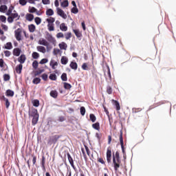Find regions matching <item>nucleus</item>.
<instances>
[{"label":"nucleus","mask_w":176,"mask_h":176,"mask_svg":"<svg viewBox=\"0 0 176 176\" xmlns=\"http://www.w3.org/2000/svg\"><path fill=\"white\" fill-rule=\"evenodd\" d=\"M122 160H120V155L119 151H116V153H113V164L115 171H118Z\"/></svg>","instance_id":"obj_1"},{"label":"nucleus","mask_w":176,"mask_h":176,"mask_svg":"<svg viewBox=\"0 0 176 176\" xmlns=\"http://www.w3.org/2000/svg\"><path fill=\"white\" fill-rule=\"evenodd\" d=\"M21 32H23V30L21 28H18L14 31V36L18 42H20V41L23 40Z\"/></svg>","instance_id":"obj_2"},{"label":"nucleus","mask_w":176,"mask_h":176,"mask_svg":"<svg viewBox=\"0 0 176 176\" xmlns=\"http://www.w3.org/2000/svg\"><path fill=\"white\" fill-rule=\"evenodd\" d=\"M45 38L47 39V41H48V42L52 43V45H56V43H57L56 38H54V37H53V36L49 32L46 33Z\"/></svg>","instance_id":"obj_3"},{"label":"nucleus","mask_w":176,"mask_h":176,"mask_svg":"<svg viewBox=\"0 0 176 176\" xmlns=\"http://www.w3.org/2000/svg\"><path fill=\"white\" fill-rule=\"evenodd\" d=\"M56 11L57 14L62 17V19H64L65 20L67 19V14H65V12H64V10H63L61 8H57Z\"/></svg>","instance_id":"obj_4"},{"label":"nucleus","mask_w":176,"mask_h":176,"mask_svg":"<svg viewBox=\"0 0 176 176\" xmlns=\"http://www.w3.org/2000/svg\"><path fill=\"white\" fill-rule=\"evenodd\" d=\"M104 75L106 79H109V80H112V76H111V69L109 67H107L106 70L104 72Z\"/></svg>","instance_id":"obj_5"},{"label":"nucleus","mask_w":176,"mask_h":176,"mask_svg":"<svg viewBox=\"0 0 176 176\" xmlns=\"http://www.w3.org/2000/svg\"><path fill=\"white\" fill-rule=\"evenodd\" d=\"M111 160H112V151L111 150V148H107V163H111Z\"/></svg>","instance_id":"obj_6"},{"label":"nucleus","mask_w":176,"mask_h":176,"mask_svg":"<svg viewBox=\"0 0 176 176\" xmlns=\"http://www.w3.org/2000/svg\"><path fill=\"white\" fill-rule=\"evenodd\" d=\"M60 135H55L52 137L50 138V140L48 142V144H50V142H52V144H56L57 142V141H58V139L60 138Z\"/></svg>","instance_id":"obj_7"},{"label":"nucleus","mask_w":176,"mask_h":176,"mask_svg":"<svg viewBox=\"0 0 176 176\" xmlns=\"http://www.w3.org/2000/svg\"><path fill=\"white\" fill-rule=\"evenodd\" d=\"M67 159L72 168L76 170V167H75V165L74 164V159H72V157L71 156V154H69V153H67Z\"/></svg>","instance_id":"obj_8"},{"label":"nucleus","mask_w":176,"mask_h":176,"mask_svg":"<svg viewBox=\"0 0 176 176\" xmlns=\"http://www.w3.org/2000/svg\"><path fill=\"white\" fill-rule=\"evenodd\" d=\"M27 60V58L24 54H21L18 58L17 60L20 64L23 65L25 63V60Z\"/></svg>","instance_id":"obj_9"},{"label":"nucleus","mask_w":176,"mask_h":176,"mask_svg":"<svg viewBox=\"0 0 176 176\" xmlns=\"http://www.w3.org/2000/svg\"><path fill=\"white\" fill-rule=\"evenodd\" d=\"M21 54V49L16 47L14 48L12 51L13 56H16V57H19L20 54Z\"/></svg>","instance_id":"obj_10"},{"label":"nucleus","mask_w":176,"mask_h":176,"mask_svg":"<svg viewBox=\"0 0 176 176\" xmlns=\"http://www.w3.org/2000/svg\"><path fill=\"white\" fill-rule=\"evenodd\" d=\"M38 45H42L43 46H49V42L46 41L45 38H40L38 41Z\"/></svg>","instance_id":"obj_11"},{"label":"nucleus","mask_w":176,"mask_h":176,"mask_svg":"<svg viewBox=\"0 0 176 176\" xmlns=\"http://www.w3.org/2000/svg\"><path fill=\"white\" fill-rule=\"evenodd\" d=\"M45 164H46V157H45L44 155H43L41 158V167L43 171H46V167L45 166Z\"/></svg>","instance_id":"obj_12"},{"label":"nucleus","mask_w":176,"mask_h":176,"mask_svg":"<svg viewBox=\"0 0 176 176\" xmlns=\"http://www.w3.org/2000/svg\"><path fill=\"white\" fill-rule=\"evenodd\" d=\"M73 32H74V34H75L76 38H78V39L82 38V32H80L79 30L74 29Z\"/></svg>","instance_id":"obj_13"},{"label":"nucleus","mask_w":176,"mask_h":176,"mask_svg":"<svg viewBox=\"0 0 176 176\" xmlns=\"http://www.w3.org/2000/svg\"><path fill=\"white\" fill-rule=\"evenodd\" d=\"M50 96L52 97V98H57V97H58V92L56 90H52L50 93Z\"/></svg>","instance_id":"obj_14"},{"label":"nucleus","mask_w":176,"mask_h":176,"mask_svg":"<svg viewBox=\"0 0 176 176\" xmlns=\"http://www.w3.org/2000/svg\"><path fill=\"white\" fill-rule=\"evenodd\" d=\"M58 46L60 49V50H67V48L68 47V45L65 42H62L58 44Z\"/></svg>","instance_id":"obj_15"},{"label":"nucleus","mask_w":176,"mask_h":176,"mask_svg":"<svg viewBox=\"0 0 176 176\" xmlns=\"http://www.w3.org/2000/svg\"><path fill=\"white\" fill-rule=\"evenodd\" d=\"M60 31H63V32H65L68 31V26H66L65 23H62L60 25Z\"/></svg>","instance_id":"obj_16"},{"label":"nucleus","mask_w":176,"mask_h":176,"mask_svg":"<svg viewBox=\"0 0 176 176\" xmlns=\"http://www.w3.org/2000/svg\"><path fill=\"white\" fill-rule=\"evenodd\" d=\"M50 67H52V69H56V67H57V65H58V63L57 62H56V60H51V61L50 63Z\"/></svg>","instance_id":"obj_17"},{"label":"nucleus","mask_w":176,"mask_h":176,"mask_svg":"<svg viewBox=\"0 0 176 176\" xmlns=\"http://www.w3.org/2000/svg\"><path fill=\"white\" fill-rule=\"evenodd\" d=\"M15 71H16V74H21V71H23V65L19 64V65H16V67L15 68Z\"/></svg>","instance_id":"obj_18"},{"label":"nucleus","mask_w":176,"mask_h":176,"mask_svg":"<svg viewBox=\"0 0 176 176\" xmlns=\"http://www.w3.org/2000/svg\"><path fill=\"white\" fill-rule=\"evenodd\" d=\"M14 13L10 14V16H11L14 20V19H17L16 20H20V16L19 15V13L16 12V10H14Z\"/></svg>","instance_id":"obj_19"},{"label":"nucleus","mask_w":176,"mask_h":176,"mask_svg":"<svg viewBox=\"0 0 176 176\" xmlns=\"http://www.w3.org/2000/svg\"><path fill=\"white\" fill-rule=\"evenodd\" d=\"M36 49L40 53H46V48L43 46L38 45L36 47Z\"/></svg>","instance_id":"obj_20"},{"label":"nucleus","mask_w":176,"mask_h":176,"mask_svg":"<svg viewBox=\"0 0 176 176\" xmlns=\"http://www.w3.org/2000/svg\"><path fill=\"white\" fill-rule=\"evenodd\" d=\"M60 63L63 65H67V64H68V58H67V56H62Z\"/></svg>","instance_id":"obj_21"},{"label":"nucleus","mask_w":176,"mask_h":176,"mask_svg":"<svg viewBox=\"0 0 176 176\" xmlns=\"http://www.w3.org/2000/svg\"><path fill=\"white\" fill-rule=\"evenodd\" d=\"M69 67L72 69L76 71V69H78V63H76V62H71Z\"/></svg>","instance_id":"obj_22"},{"label":"nucleus","mask_w":176,"mask_h":176,"mask_svg":"<svg viewBox=\"0 0 176 176\" xmlns=\"http://www.w3.org/2000/svg\"><path fill=\"white\" fill-rule=\"evenodd\" d=\"M112 102H113L114 105L116 106V111H120V104L118 100H112Z\"/></svg>","instance_id":"obj_23"},{"label":"nucleus","mask_w":176,"mask_h":176,"mask_svg":"<svg viewBox=\"0 0 176 176\" xmlns=\"http://www.w3.org/2000/svg\"><path fill=\"white\" fill-rule=\"evenodd\" d=\"M6 95L7 97H13V96H14V91H12L11 89H8L6 91Z\"/></svg>","instance_id":"obj_24"},{"label":"nucleus","mask_w":176,"mask_h":176,"mask_svg":"<svg viewBox=\"0 0 176 176\" xmlns=\"http://www.w3.org/2000/svg\"><path fill=\"white\" fill-rule=\"evenodd\" d=\"M92 127L94 129V130H97L98 131H100V122H97L93 124Z\"/></svg>","instance_id":"obj_25"},{"label":"nucleus","mask_w":176,"mask_h":176,"mask_svg":"<svg viewBox=\"0 0 176 176\" xmlns=\"http://www.w3.org/2000/svg\"><path fill=\"white\" fill-rule=\"evenodd\" d=\"M30 116L32 117L39 116V114H38V110L36 109H33L31 111Z\"/></svg>","instance_id":"obj_26"},{"label":"nucleus","mask_w":176,"mask_h":176,"mask_svg":"<svg viewBox=\"0 0 176 176\" xmlns=\"http://www.w3.org/2000/svg\"><path fill=\"white\" fill-rule=\"evenodd\" d=\"M54 14V11L52 8H49L46 10V15L47 16H53Z\"/></svg>","instance_id":"obj_27"},{"label":"nucleus","mask_w":176,"mask_h":176,"mask_svg":"<svg viewBox=\"0 0 176 176\" xmlns=\"http://www.w3.org/2000/svg\"><path fill=\"white\" fill-rule=\"evenodd\" d=\"M4 47L7 49V50H11V49H13V45L10 42H8L5 45Z\"/></svg>","instance_id":"obj_28"},{"label":"nucleus","mask_w":176,"mask_h":176,"mask_svg":"<svg viewBox=\"0 0 176 176\" xmlns=\"http://www.w3.org/2000/svg\"><path fill=\"white\" fill-rule=\"evenodd\" d=\"M38 119H39V116H35L34 117H33V119L32 121L33 126H35V124H36V123H38Z\"/></svg>","instance_id":"obj_29"},{"label":"nucleus","mask_w":176,"mask_h":176,"mask_svg":"<svg viewBox=\"0 0 176 176\" xmlns=\"http://www.w3.org/2000/svg\"><path fill=\"white\" fill-rule=\"evenodd\" d=\"M26 20H28V21H32V20H34V14H26Z\"/></svg>","instance_id":"obj_30"},{"label":"nucleus","mask_w":176,"mask_h":176,"mask_svg":"<svg viewBox=\"0 0 176 176\" xmlns=\"http://www.w3.org/2000/svg\"><path fill=\"white\" fill-rule=\"evenodd\" d=\"M30 32H35L36 27L35 25L31 24L28 25Z\"/></svg>","instance_id":"obj_31"},{"label":"nucleus","mask_w":176,"mask_h":176,"mask_svg":"<svg viewBox=\"0 0 176 176\" xmlns=\"http://www.w3.org/2000/svg\"><path fill=\"white\" fill-rule=\"evenodd\" d=\"M69 5V3L68 2V0H65L60 3V6L62 8H68V6Z\"/></svg>","instance_id":"obj_32"},{"label":"nucleus","mask_w":176,"mask_h":176,"mask_svg":"<svg viewBox=\"0 0 176 176\" xmlns=\"http://www.w3.org/2000/svg\"><path fill=\"white\" fill-rule=\"evenodd\" d=\"M41 83V79L38 77H36L33 79L32 80V84L33 85H39Z\"/></svg>","instance_id":"obj_33"},{"label":"nucleus","mask_w":176,"mask_h":176,"mask_svg":"<svg viewBox=\"0 0 176 176\" xmlns=\"http://www.w3.org/2000/svg\"><path fill=\"white\" fill-rule=\"evenodd\" d=\"M6 10H8V6H6L5 5H2L0 6L1 13H5V12H6Z\"/></svg>","instance_id":"obj_34"},{"label":"nucleus","mask_w":176,"mask_h":176,"mask_svg":"<svg viewBox=\"0 0 176 176\" xmlns=\"http://www.w3.org/2000/svg\"><path fill=\"white\" fill-rule=\"evenodd\" d=\"M48 31H54V23H48L47 24Z\"/></svg>","instance_id":"obj_35"},{"label":"nucleus","mask_w":176,"mask_h":176,"mask_svg":"<svg viewBox=\"0 0 176 176\" xmlns=\"http://www.w3.org/2000/svg\"><path fill=\"white\" fill-rule=\"evenodd\" d=\"M89 119L92 122V123H94V122H96V120H97V118L93 113L89 115Z\"/></svg>","instance_id":"obj_36"},{"label":"nucleus","mask_w":176,"mask_h":176,"mask_svg":"<svg viewBox=\"0 0 176 176\" xmlns=\"http://www.w3.org/2000/svg\"><path fill=\"white\" fill-rule=\"evenodd\" d=\"M72 36V33H71V32H69L65 34V38L67 41H68L69 39H71Z\"/></svg>","instance_id":"obj_37"},{"label":"nucleus","mask_w":176,"mask_h":176,"mask_svg":"<svg viewBox=\"0 0 176 176\" xmlns=\"http://www.w3.org/2000/svg\"><path fill=\"white\" fill-rule=\"evenodd\" d=\"M13 9H14V7L13 6H11L9 7V9L6 13L7 16H10V14H12V12H13Z\"/></svg>","instance_id":"obj_38"},{"label":"nucleus","mask_w":176,"mask_h":176,"mask_svg":"<svg viewBox=\"0 0 176 176\" xmlns=\"http://www.w3.org/2000/svg\"><path fill=\"white\" fill-rule=\"evenodd\" d=\"M63 85H64V89H65L66 90H69V89L72 87V85H71V84L68 82H64Z\"/></svg>","instance_id":"obj_39"},{"label":"nucleus","mask_w":176,"mask_h":176,"mask_svg":"<svg viewBox=\"0 0 176 176\" xmlns=\"http://www.w3.org/2000/svg\"><path fill=\"white\" fill-rule=\"evenodd\" d=\"M46 21L48 23V24H54V23L56 21V19L50 17V19H47Z\"/></svg>","instance_id":"obj_40"},{"label":"nucleus","mask_w":176,"mask_h":176,"mask_svg":"<svg viewBox=\"0 0 176 176\" xmlns=\"http://www.w3.org/2000/svg\"><path fill=\"white\" fill-rule=\"evenodd\" d=\"M120 145L121 146H124V143L123 142V133H120Z\"/></svg>","instance_id":"obj_41"},{"label":"nucleus","mask_w":176,"mask_h":176,"mask_svg":"<svg viewBox=\"0 0 176 176\" xmlns=\"http://www.w3.org/2000/svg\"><path fill=\"white\" fill-rule=\"evenodd\" d=\"M50 80H57V76L54 74H51L49 76Z\"/></svg>","instance_id":"obj_42"},{"label":"nucleus","mask_w":176,"mask_h":176,"mask_svg":"<svg viewBox=\"0 0 176 176\" xmlns=\"http://www.w3.org/2000/svg\"><path fill=\"white\" fill-rule=\"evenodd\" d=\"M42 72H45V69H38L34 72V76H38Z\"/></svg>","instance_id":"obj_43"},{"label":"nucleus","mask_w":176,"mask_h":176,"mask_svg":"<svg viewBox=\"0 0 176 176\" xmlns=\"http://www.w3.org/2000/svg\"><path fill=\"white\" fill-rule=\"evenodd\" d=\"M60 78L63 82H67V80H68V78H67V73H63Z\"/></svg>","instance_id":"obj_44"},{"label":"nucleus","mask_w":176,"mask_h":176,"mask_svg":"<svg viewBox=\"0 0 176 176\" xmlns=\"http://www.w3.org/2000/svg\"><path fill=\"white\" fill-rule=\"evenodd\" d=\"M72 13H74V14H76L79 13V10L77 7H73L71 10Z\"/></svg>","instance_id":"obj_45"},{"label":"nucleus","mask_w":176,"mask_h":176,"mask_svg":"<svg viewBox=\"0 0 176 176\" xmlns=\"http://www.w3.org/2000/svg\"><path fill=\"white\" fill-rule=\"evenodd\" d=\"M107 94H112V91H113V90L112 89V87L111 86H107V90H106Z\"/></svg>","instance_id":"obj_46"},{"label":"nucleus","mask_w":176,"mask_h":176,"mask_svg":"<svg viewBox=\"0 0 176 176\" xmlns=\"http://www.w3.org/2000/svg\"><path fill=\"white\" fill-rule=\"evenodd\" d=\"M38 65H39V63H38L37 60H34L32 63V67L34 69H38Z\"/></svg>","instance_id":"obj_47"},{"label":"nucleus","mask_w":176,"mask_h":176,"mask_svg":"<svg viewBox=\"0 0 176 176\" xmlns=\"http://www.w3.org/2000/svg\"><path fill=\"white\" fill-rule=\"evenodd\" d=\"M34 21L37 25H39V24L42 23V19L40 17L37 16L34 19Z\"/></svg>","instance_id":"obj_48"},{"label":"nucleus","mask_w":176,"mask_h":176,"mask_svg":"<svg viewBox=\"0 0 176 176\" xmlns=\"http://www.w3.org/2000/svg\"><path fill=\"white\" fill-rule=\"evenodd\" d=\"M32 57L34 60H37V58L39 57V54L38 52H34L32 54Z\"/></svg>","instance_id":"obj_49"},{"label":"nucleus","mask_w":176,"mask_h":176,"mask_svg":"<svg viewBox=\"0 0 176 176\" xmlns=\"http://www.w3.org/2000/svg\"><path fill=\"white\" fill-rule=\"evenodd\" d=\"M141 111H142V109H141V108H133L132 109L133 113H137L138 112H141Z\"/></svg>","instance_id":"obj_50"},{"label":"nucleus","mask_w":176,"mask_h":176,"mask_svg":"<svg viewBox=\"0 0 176 176\" xmlns=\"http://www.w3.org/2000/svg\"><path fill=\"white\" fill-rule=\"evenodd\" d=\"M80 114L82 116H85V114L86 113V109L85 107H81L80 109Z\"/></svg>","instance_id":"obj_51"},{"label":"nucleus","mask_w":176,"mask_h":176,"mask_svg":"<svg viewBox=\"0 0 176 176\" xmlns=\"http://www.w3.org/2000/svg\"><path fill=\"white\" fill-rule=\"evenodd\" d=\"M82 69L84 71H88L89 70V67L87 66V63H84L82 66H81Z\"/></svg>","instance_id":"obj_52"},{"label":"nucleus","mask_w":176,"mask_h":176,"mask_svg":"<svg viewBox=\"0 0 176 176\" xmlns=\"http://www.w3.org/2000/svg\"><path fill=\"white\" fill-rule=\"evenodd\" d=\"M32 104H33L34 107H39V100L36 99V100H33Z\"/></svg>","instance_id":"obj_53"},{"label":"nucleus","mask_w":176,"mask_h":176,"mask_svg":"<svg viewBox=\"0 0 176 176\" xmlns=\"http://www.w3.org/2000/svg\"><path fill=\"white\" fill-rule=\"evenodd\" d=\"M3 80H5V82H8V80H10V76L9 74H4Z\"/></svg>","instance_id":"obj_54"},{"label":"nucleus","mask_w":176,"mask_h":176,"mask_svg":"<svg viewBox=\"0 0 176 176\" xmlns=\"http://www.w3.org/2000/svg\"><path fill=\"white\" fill-rule=\"evenodd\" d=\"M60 52H61V51L60 50V49L55 48V49H54L53 54H54V56H57V54H60Z\"/></svg>","instance_id":"obj_55"},{"label":"nucleus","mask_w":176,"mask_h":176,"mask_svg":"<svg viewBox=\"0 0 176 176\" xmlns=\"http://www.w3.org/2000/svg\"><path fill=\"white\" fill-rule=\"evenodd\" d=\"M41 78H42L43 80H45V82H46V81H47L48 76L47 74H43L41 75Z\"/></svg>","instance_id":"obj_56"},{"label":"nucleus","mask_w":176,"mask_h":176,"mask_svg":"<svg viewBox=\"0 0 176 176\" xmlns=\"http://www.w3.org/2000/svg\"><path fill=\"white\" fill-rule=\"evenodd\" d=\"M0 21H1V23H6V16H5L3 15H1L0 16Z\"/></svg>","instance_id":"obj_57"},{"label":"nucleus","mask_w":176,"mask_h":176,"mask_svg":"<svg viewBox=\"0 0 176 176\" xmlns=\"http://www.w3.org/2000/svg\"><path fill=\"white\" fill-rule=\"evenodd\" d=\"M19 2L21 6H25L27 5V0H19Z\"/></svg>","instance_id":"obj_58"},{"label":"nucleus","mask_w":176,"mask_h":176,"mask_svg":"<svg viewBox=\"0 0 176 176\" xmlns=\"http://www.w3.org/2000/svg\"><path fill=\"white\" fill-rule=\"evenodd\" d=\"M91 74L93 76H97V69L96 67H94L93 69L91 70Z\"/></svg>","instance_id":"obj_59"},{"label":"nucleus","mask_w":176,"mask_h":176,"mask_svg":"<svg viewBox=\"0 0 176 176\" xmlns=\"http://www.w3.org/2000/svg\"><path fill=\"white\" fill-rule=\"evenodd\" d=\"M56 38H64V34L63 32L57 33Z\"/></svg>","instance_id":"obj_60"},{"label":"nucleus","mask_w":176,"mask_h":176,"mask_svg":"<svg viewBox=\"0 0 176 176\" xmlns=\"http://www.w3.org/2000/svg\"><path fill=\"white\" fill-rule=\"evenodd\" d=\"M7 20L8 22L10 23H13V21H14V19L11 16V15L8 17Z\"/></svg>","instance_id":"obj_61"},{"label":"nucleus","mask_w":176,"mask_h":176,"mask_svg":"<svg viewBox=\"0 0 176 176\" xmlns=\"http://www.w3.org/2000/svg\"><path fill=\"white\" fill-rule=\"evenodd\" d=\"M49 60L47 58H43L40 62L39 64H46Z\"/></svg>","instance_id":"obj_62"},{"label":"nucleus","mask_w":176,"mask_h":176,"mask_svg":"<svg viewBox=\"0 0 176 176\" xmlns=\"http://www.w3.org/2000/svg\"><path fill=\"white\" fill-rule=\"evenodd\" d=\"M4 54L6 57H10V54H12V52H10V51L7 50L4 52Z\"/></svg>","instance_id":"obj_63"},{"label":"nucleus","mask_w":176,"mask_h":176,"mask_svg":"<svg viewBox=\"0 0 176 176\" xmlns=\"http://www.w3.org/2000/svg\"><path fill=\"white\" fill-rule=\"evenodd\" d=\"M6 102V107L8 109L10 107V102H9V99L4 100Z\"/></svg>","instance_id":"obj_64"}]
</instances>
